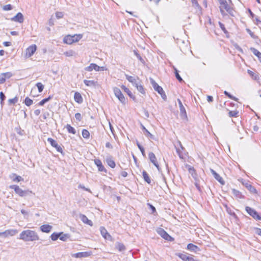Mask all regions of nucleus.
Wrapping results in <instances>:
<instances>
[{
  "mask_svg": "<svg viewBox=\"0 0 261 261\" xmlns=\"http://www.w3.org/2000/svg\"><path fill=\"white\" fill-rule=\"evenodd\" d=\"M36 49L37 47L35 44L30 46L26 49L25 56L28 58L31 57L36 51Z\"/></svg>",
  "mask_w": 261,
  "mask_h": 261,
  "instance_id": "obj_11",
  "label": "nucleus"
},
{
  "mask_svg": "<svg viewBox=\"0 0 261 261\" xmlns=\"http://www.w3.org/2000/svg\"><path fill=\"white\" fill-rule=\"evenodd\" d=\"M6 98V96L3 92H0V99L2 101H4Z\"/></svg>",
  "mask_w": 261,
  "mask_h": 261,
  "instance_id": "obj_63",
  "label": "nucleus"
},
{
  "mask_svg": "<svg viewBox=\"0 0 261 261\" xmlns=\"http://www.w3.org/2000/svg\"><path fill=\"white\" fill-rule=\"evenodd\" d=\"M187 261H199V260L196 259L193 255H190L189 258H188Z\"/></svg>",
  "mask_w": 261,
  "mask_h": 261,
  "instance_id": "obj_57",
  "label": "nucleus"
},
{
  "mask_svg": "<svg viewBox=\"0 0 261 261\" xmlns=\"http://www.w3.org/2000/svg\"><path fill=\"white\" fill-rule=\"evenodd\" d=\"M147 206L148 208L152 211V212H156V209H155V207L154 206H153L152 205H151L150 203H147Z\"/></svg>",
  "mask_w": 261,
  "mask_h": 261,
  "instance_id": "obj_54",
  "label": "nucleus"
},
{
  "mask_svg": "<svg viewBox=\"0 0 261 261\" xmlns=\"http://www.w3.org/2000/svg\"><path fill=\"white\" fill-rule=\"evenodd\" d=\"M243 185H245V187L251 193H256V190L254 187L252 186L248 182L243 183Z\"/></svg>",
  "mask_w": 261,
  "mask_h": 261,
  "instance_id": "obj_23",
  "label": "nucleus"
},
{
  "mask_svg": "<svg viewBox=\"0 0 261 261\" xmlns=\"http://www.w3.org/2000/svg\"><path fill=\"white\" fill-rule=\"evenodd\" d=\"M224 93L226 96H228L229 98L233 99L235 101H238V99L237 98L231 95L229 92H227L226 91H225Z\"/></svg>",
  "mask_w": 261,
  "mask_h": 261,
  "instance_id": "obj_48",
  "label": "nucleus"
},
{
  "mask_svg": "<svg viewBox=\"0 0 261 261\" xmlns=\"http://www.w3.org/2000/svg\"><path fill=\"white\" fill-rule=\"evenodd\" d=\"M17 233L16 229H8L4 232H0V236L7 238L10 236H13Z\"/></svg>",
  "mask_w": 261,
  "mask_h": 261,
  "instance_id": "obj_9",
  "label": "nucleus"
},
{
  "mask_svg": "<svg viewBox=\"0 0 261 261\" xmlns=\"http://www.w3.org/2000/svg\"><path fill=\"white\" fill-rule=\"evenodd\" d=\"M106 161L108 165L112 168H114L115 166V162L111 158H108L106 159Z\"/></svg>",
  "mask_w": 261,
  "mask_h": 261,
  "instance_id": "obj_25",
  "label": "nucleus"
},
{
  "mask_svg": "<svg viewBox=\"0 0 261 261\" xmlns=\"http://www.w3.org/2000/svg\"><path fill=\"white\" fill-rule=\"evenodd\" d=\"M94 163L98 167V169L99 171L104 172L107 173V170L105 169V167L103 166L102 162L99 159H96L94 160Z\"/></svg>",
  "mask_w": 261,
  "mask_h": 261,
  "instance_id": "obj_13",
  "label": "nucleus"
},
{
  "mask_svg": "<svg viewBox=\"0 0 261 261\" xmlns=\"http://www.w3.org/2000/svg\"><path fill=\"white\" fill-rule=\"evenodd\" d=\"M254 219L261 220V213H249Z\"/></svg>",
  "mask_w": 261,
  "mask_h": 261,
  "instance_id": "obj_33",
  "label": "nucleus"
},
{
  "mask_svg": "<svg viewBox=\"0 0 261 261\" xmlns=\"http://www.w3.org/2000/svg\"><path fill=\"white\" fill-rule=\"evenodd\" d=\"M80 218L81 220L83 221V223L85 224L88 225L90 226H92L93 225V223L91 220H89L88 218L85 216L84 215H81L80 216Z\"/></svg>",
  "mask_w": 261,
  "mask_h": 261,
  "instance_id": "obj_20",
  "label": "nucleus"
},
{
  "mask_svg": "<svg viewBox=\"0 0 261 261\" xmlns=\"http://www.w3.org/2000/svg\"><path fill=\"white\" fill-rule=\"evenodd\" d=\"M134 53L135 55L136 56V57L138 58V59L143 64L145 65V62L144 60L141 57L140 54H139L137 50H134Z\"/></svg>",
  "mask_w": 261,
  "mask_h": 261,
  "instance_id": "obj_31",
  "label": "nucleus"
},
{
  "mask_svg": "<svg viewBox=\"0 0 261 261\" xmlns=\"http://www.w3.org/2000/svg\"><path fill=\"white\" fill-rule=\"evenodd\" d=\"M177 256L184 261H187L188 258L189 257V255L181 253H178Z\"/></svg>",
  "mask_w": 261,
  "mask_h": 261,
  "instance_id": "obj_35",
  "label": "nucleus"
},
{
  "mask_svg": "<svg viewBox=\"0 0 261 261\" xmlns=\"http://www.w3.org/2000/svg\"><path fill=\"white\" fill-rule=\"evenodd\" d=\"M247 72L253 80L257 81L259 79V76L257 74L252 71L251 70H248Z\"/></svg>",
  "mask_w": 261,
  "mask_h": 261,
  "instance_id": "obj_26",
  "label": "nucleus"
},
{
  "mask_svg": "<svg viewBox=\"0 0 261 261\" xmlns=\"http://www.w3.org/2000/svg\"><path fill=\"white\" fill-rule=\"evenodd\" d=\"M137 89L138 91L140 92L141 94L145 95V90L143 87V86L140 84L139 86H137Z\"/></svg>",
  "mask_w": 261,
  "mask_h": 261,
  "instance_id": "obj_44",
  "label": "nucleus"
},
{
  "mask_svg": "<svg viewBox=\"0 0 261 261\" xmlns=\"http://www.w3.org/2000/svg\"><path fill=\"white\" fill-rule=\"evenodd\" d=\"M11 20L15 22L22 23L24 20V18L22 14L20 12H19L14 17L12 18Z\"/></svg>",
  "mask_w": 261,
  "mask_h": 261,
  "instance_id": "obj_18",
  "label": "nucleus"
},
{
  "mask_svg": "<svg viewBox=\"0 0 261 261\" xmlns=\"http://www.w3.org/2000/svg\"><path fill=\"white\" fill-rule=\"evenodd\" d=\"M74 98L75 101L79 103H81L83 100L81 94L77 92L74 93Z\"/></svg>",
  "mask_w": 261,
  "mask_h": 261,
  "instance_id": "obj_22",
  "label": "nucleus"
},
{
  "mask_svg": "<svg viewBox=\"0 0 261 261\" xmlns=\"http://www.w3.org/2000/svg\"><path fill=\"white\" fill-rule=\"evenodd\" d=\"M255 233L259 236H261V229L257 227L254 228Z\"/></svg>",
  "mask_w": 261,
  "mask_h": 261,
  "instance_id": "obj_60",
  "label": "nucleus"
},
{
  "mask_svg": "<svg viewBox=\"0 0 261 261\" xmlns=\"http://www.w3.org/2000/svg\"><path fill=\"white\" fill-rule=\"evenodd\" d=\"M245 210L247 212H256L255 210H253L249 206H246Z\"/></svg>",
  "mask_w": 261,
  "mask_h": 261,
  "instance_id": "obj_64",
  "label": "nucleus"
},
{
  "mask_svg": "<svg viewBox=\"0 0 261 261\" xmlns=\"http://www.w3.org/2000/svg\"><path fill=\"white\" fill-rule=\"evenodd\" d=\"M100 68H103V67H99L97 65L94 63H91L89 66L86 67L85 69L88 71H91L93 70H95V71H99Z\"/></svg>",
  "mask_w": 261,
  "mask_h": 261,
  "instance_id": "obj_14",
  "label": "nucleus"
},
{
  "mask_svg": "<svg viewBox=\"0 0 261 261\" xmlns=\"http://www.w3.org/2000/svg\"><path fill=\"white\" fill-rule=\"evenodd\" d=\"M191 2L193 6L197 8L198 9H201L200 6L199 5L197 0H191Z\"/></svg>",
  "mask_w": 261,
  "mask_h": 261,
  "instance_id": "obj_53",
  "label": "nucleus"
},
{
  "mask_svg": "<svg viewBox=\"0 0 261 261\" xmlns=\"http://www.w3.org/2000/svg\"><path fill=\"white\" fill-rule=\"evenodd\" d=\"M126 79L131 83H135L136 79L135 77L125 74Z\"/></svg>",
  "mask_w": 261,
  "mask_h": 261,
  "instance_id": "obj_46",
  "label": "nucleus"
},
{
  "mask_svg": "<svg viewBox=\"0 0 261 261\" xmlns=\"http://www.w3.org/2000/svg\"><path fill=\"white\" fill-rule=\"evenodd\" d=\"M174 146L176 148V152L178 154L179 157L180 159H184L185 158V155L183 152V150L185 148L182 145L181 142L178 141L176 143L174 144Z\"/></svg>",
  "mask_w": 261,
  "mask_h": 261,
  "instance_id": "obj_5",
  "label": "nucleus"
},
{
  "mask_svg": "<svg viewBox=\"0 0 261 261\" xmlns=\"http://www.w3.org/2000/svg\"><path fill=\"white\" fill-rule=\"evenodd\" d=\"M19 236L21 240L25 242L35 241L39 240L37 233L35 231L30 229L22 231Z\"/></svg>",
  "mask_w": 261,
  "mask_h": 261,
  "instance_id": "obj_1",
  "label": "nucleus"
},
{
  "mask_svg": "<svg viewBox=\"0 0 261 261\" xmlns=\"http://www.w3.org/2000/svg\"><path fill=\"white\" fill-rule=\"evenodd\" d=\"M75 118L79 121H80L82 120V116L79 113H77L75 114Z\"/></svg>",
  "mask_w": 261,
  "mask_h": 261,
  "instance_id": "obj_58",
  "label": "nucleus"
},
{
  "mask_svg": "<svg viewBox=\"0 0 261 261\" xmlns=\"http://www.w3.org/2000/svg\"><path fill=\"white\" fill-rule=\"evenodd\" d=\"M79 188L82 189L85 191H88L89 192H91L89 189L86 188L84 186L80 184L79 185Z\"/></svg>",
  "mask_w": 261,
  "mask_h": 261,
  "instance_id": "obj_62",
  "label": "nucleus"
},
{
  "mask_svg": "<svg viewBox=\"0 0 261 261\" xmlns=\"http://www.w3.org/2000/svg\"><path fill=\"white\" fill-rule=\"evenodd\" d=\"M113 91L115 96L118 98L119 100L121 103L125 104L126 103V99L122 93L121 90L117 87H114L113 88Z\"/></svg>",
  "mask_w": 261,
  "mask_h": 261,
  "instance_id": "obj_4",
  "label": "nucleus"
},
{
  "mask_svg": "<svg viewBox=\"0 0 261 261\" xmlns=\"http://www.w3.org/2000/svg\"><path fill=\"white\" fill-rule=\"evenodd\" d=\"M52 226L49 224H43L40 227L41 231L45 233H49L52 230Z\"/></svg>",
  "mask_w": 261,
  "mask_h": 261,
  "instance_id": "obj_19",
  "label": "nucleus"
},
{
  "mask_svg": "<svg viewBox=\"0 0 261 261\" xmlns=\"http://www.w3.org/2000/svg\"><path fill=\"white\" fill-rule=\"evenodd\" d=\"M219 25L220 28L221 29V30L223 31V32L225 34L228 33V31L225 29V25L222 23H221V22H219Z\"/></svg>",
  "mask_w": 261,
  "mask_h": 261,
  "instance_id": "obj_51",
  "label": "nucleus"
},
{
  "mask_svg": "<svg viewBox=\"0 0 261 261\" xmlns=\"http://www.w3.org/2000/svg\"><path fill=\"white\" fill-rule=\"evenodd\" d=\"M84 83L87 86H95L96 82L94 81L85 80Z\"/></svg>",
  "mask_w": 261,
  "mask_h": 261,
  "instance_id": "obj_30",
  "label": "nucleus"
},
{
  "mask_svg": "<svg viewBox=\"0 0 261 261\" xmlns=\"http://www.w3.org/2000/svg\"><path fill=\"white\" fill-rule=\"evenodd\" d=\"M173 69H174V73L175 74V76H176V78L177 79V80L180 82H182V79L181 77V76H180V75L179 74L178 71L177 70V69L174 66H173Z\"/></svg>",
  "mask_w": 261,
  "mask_h": 261,
  "instance_id": "obj_36",
  "label": "nucleus"
},
{
  "mask_svg": "<svg viewBox=\"0 0 261 261\" xmlns=\"http://www.w3.org/2000/svg\"><path fill=\"white\" fill-rule=\"evenodd\" d=\"M12 9V6L10 4L5 5L3 7V10L5 11H9Z\"/></svg>",
  "mask_w": 261,
  "mask_h": 261,
  "instance_id": "obj_55",
  "label": "nucleus"
},
{
  "mask_svg": "<svg viewBox=\"0 0 261 261\" xmlns=\"http://www.w3.org/2000/svg\"><path fill=\"white\" fill-rule=\"evenodd\" d=\"M17 101H18V98L16 96L13 98L9 99L8 100V102L10 105L15 104L17 102Z\"/></svg>",
  "mask_w": 261,
  "mask_h": 261,
  "instance_id": "obj_52",
  "label": "nucleus"
},
{
  "mask_svg": "<svg viewBox=\"0 0 261 261\" xmlns=\"http://www.w3.org/2000/svg\"><path fill=\"white\" fill-rule=\"evenodd\" d=\"M150 83L153 89L159 93L163 92V88L160 86L152 79H150Z\"/></svg>",
  "mask_w": 261,
  "mask_h": 261,
  "instance_id": "obj_17",
  "label": "nucleus"
},
{
  "mask_svg": "<svg viewBox=\"0 0 261 261\" xmlns=\"http://www.w3.org/2000/svg\"><path fill=\"white\" fill-rule=\"evenodd\" d=\"M142 129L143 130V132H144V134L147 136V137H150V138H153V135L150 133L148 131L147 129H146V128L144 126H142Z\"/></svg>",
  "mask_w": 261,
  "mask_h": 261,
  "instance_id": "obj_42",
  "label": "nucleus"
},
{
  "mask_svg": "<svg viewBox=\"0 0 261 261\" xmlns=\"http://www.w3.org/2000/svg\"><path fill=\"white\" fill-rule=\"evenodd\" d=\"M56 16L57 17V18L59 19V18H61L63 17V14L62 12H57L56 13Z\"/></svg>",
  "mask_w": 261,
  "mask_h": 261,
  "instance_id": "obj_61",
  "label": "nucleus"
},
{
  "mask_svg": "<svg viewBox=\"0 0 261 261\" xmlns=\"http://www.w3.org/2000/svg\"><path fill=\"white\" fill-rule=\"evenodd\" d=\"M250 49L252 53L258 58L261 62V53H260L258 50L254 47H251Z\"/></svg>",
  "mask_w": 261,
  "mask_h": 261,
  "instance_id": "obj_24",
  "label": "nucleus"
},
{
  "mask_svg": "<svg viewBox=\"0 0 261 261\" xmlns=\"http://www.w3.org/2000/svg\"><path fill=\"white\" fill-rule=\"evenodd\" d=\"M83 37L82 34H75L73 36L67 35L64 39V42L68 44L77 42Z\"/></svg>",
  "mask_w": 261,
  "mask_h": 261,
  "instance_id": "obj_2",
  "label": "nucleus"
},
{
  "mask_svg": "<svg viewBox=\"0 0 261 261\" xmlns=\"http://www.w3.org/2000/svg\"><path fill=\"white\" fill-rule=\"evenodd\" d=\"M59 237V233L54 232L50 235V238L54 241L57 240Z\"/></svg>",
  "mask_w": 261,
  "mask_h": 261,
  "instance_id": "obj_41",
  "label": "nucleus"
},
{
  "mask_svg": "<svg viewBox=\"0 0 261 261\" xmlns=\"http://www.w3.org/2000/svg\"><path fill=\"white\" fill-rule=\"evenodd\" d=\"M59 239L61 241H66L68 238V236L66 234H64L63 232H59Z\"/></svg>",
  "mask_w": 261,
  "mask_h": 261,
  "instance_id": "obj_40",
  "label": "nucleus"
},
{
  "mask_svg": "<svg viewBox=\"0 0 261 261\" xmlns=\"http://www.w3.org/2000/svg\"><path fill=\"white\" fill-rule=\"evenodd\" d=\"M239 111H230L228 113V115L230 117H237L238 116Z\"/></svg>",
  "mask_w": 261,
  "mask_h": 261,
  "instance_id": "obj_38",
  "label": "nucleus"
},
{
  "mask_svg": "<svg viewBox=\"0 0 261 261\" xmlns=\"http://www.w3.org/2000/svg\"><path fill=\"white\" fill-rule=\"evenodd\" d=\"M51 98H52V96H49L47 98H45L42 99V100H41L38 103V105L41 106H43L45 103L48 101Z\"/></svg>",
  "mask_w": 261,
  "mask_h": 261,
  "instance_id": "obj_39",
  "label": "nucleus"
},
{
  "mask_svg": "<svg viewBox=\"0 0 261 261\" xmlns=\"http://www.w3.org/2000/svg\"><path fill=\"white\" fill-rule=\"evenodd\" d=\"M100 230L101 235L105 239H107L111 238V235L108 232L107 230L105 227H100Z\"/></svg>",
  "mask_w": 261,
  "mask_h": 261,
  "instance_id": "obj_21",
  "label": "nucleus"
},
{
  "mask_svg": "<svg viewBox=\"0 0 261 261\" xmlns=\"http://www.w3.org/2000/svg\"><path fill=\"white\" fill-rule=\"evenodd\" d=\"M24 102L27 106H30L33 104V101L29 97H27L24 99Z\"/></svg>",
  "mask_w": 261,
  "mask_h": 261,
  "instance_id": "obj_43",
  "label": "nucleus"
},
{
  "mask_svg": "<svg viewBox=\"0 0 261 261\" xmlns=\"http://www.w3.org/2000/svg\"><path fill=\"white\" fill-rule=\"evenodd\" d=\"M65 127L66 128V129L69 133H71V134H72L74 135L76 134L75 129L72 126H71L70 124H67L66 125Z\"/></svg>",
  "mask_w": 261,
  "mask_h": 261,
  "instance_id": "obj_29",
  "label": "nucleus"
},
{
  "mask_svg": "<svg viewBox=\"0 0 261 261\" xmlns=\"http://www.w3.org/2000/svg\"><path fill=\"white\" fill-rule=\"evenodd\" d=\"M82 136L83 137V138H84L85 139H88L90 137V133L87 129H84L82 130Z\"/></svg>",
  "mask_w": 261,
  "mask_h": 261,
  "instance_id": "obj_37",
  "label": "nucleus"
},
{
  "mask_svg": "<svg viewBox=\"0 0 261 261\" xmlns=\"http://www.w3.org/2000/svg\"><path fill=\"white\" fill-rule=\"evenodd\" d=\"M92 252L91 251L89 252H78L75 253L72 255V256L75 258H82V257H87L91 255Z\"/></svg>",
  "mask_w": 261,
  "mask_h": 261,
  "instance_id": "obj_15",
  "label": "nucleus"
},
{
  "mask_svg": "<svg viewBox=\"0 0 261 261\" xmlns=\"http://www.w3.org/2000/svg\"><path fill=\"white\" fill-rule=\"evenodd\" d=\"M2 74L4 75V77H5V80L6 79L10 78L13 75V74L10 72L3 73H2Z\"/></svg>",
  "mask_w": 261,
  "mask_h": 261,
  "instance_id": "obj_49",
  "label": "nucleus"
},
{
  "mask_svg": "<svg viewBox=\"0 0 261 261\" xmlns=\"http://www.w3.org/2000/svg\"><path fill=\"white\" fill-rule=\"evenodd\" d=\"M219 9L222 15H224L225 14L224 10H226L227 12L229 13L231 16H234V15L233 9L228 5L227 3L224 6H219Z\"/></svg>",
  "mask_w": 261,
  "mask_h": 261,
  "instance_id": "obj_3",
  "label": "nucleus"
},
{
  "mask_svg": "<svg viewBox=\"0 0 261 261\" xmlns=\"http://www.w3.org/2000/svg\"><path fill=\"white\" fill-rule=\"evenodd\" d=\"M37 87L38 88L39 92L41 93L42 92L43 89H44V85L41 83H37L36 85Z\"/></svg>",
  "mask_w": 261,
  "mask_h": 261,
  "instance_id": "obj_45",
  "label": "nucleus"
},
{
  "mask_svg": "<svg viewBox=\"0 0 261 261\" xmlns=\"http://www.w3.org/2000/svg\"><path fill=\"white\" fill-rule=\"evenodd\" d=\"M158 233L163 239L169 241H173L174 238L171 237L168 233L163 228H159L157 230Z\"/></svg>",
  "mask_w": 261,
  "mask_h": 261,
  "instance_id": "obj_6",
  "label": "nucleus"
},
{
  "mask_svg": "<svg viewBox=\"0 0 261 261\" xmlns=\"http://www.w3.org/2000/svg\"><path fill=\"white\" fill-rule=\"evenodd\" d=\"M116 248L119 251H122L125 249V246L123 244L119 243L116 245Z\"/></svg>",
  "mask_w": 261,
  "mask_h": 261,
  "instance_id": "obj_47",
  "label": "nucleus"
},
{
  "mask_svg": "<svg viewBox=\"0 0 261 261\" xmlns=\"http://www.w3.org/2000/svg\"><path fill=\"white\" fill-rule=\"evenodd\" d=\"M74 52L72 50H69L64 53V55H65L67 57H71L73 55Z\"/></svg>",
  "mask_w": 261,
  "mask_h": 261,
  "instance_id": "obj_59",
  "label": "nucleus"
},
{
  "mask_svg": "<svg viewBox=\"0 0 261 261\" xmlns=\"http://www.w3.org/2000/svg\"><path fill=\"white\" fill-rule=\"evenodd\" d=\"M47 141L49 142L50 145L53 147H55L58 152H61V153H63L62 148L61 146L58 145L56 141L51 138H48L47 139Z\"/></svg>",
  "mask_w": 261,
  "mask_h": 261,
  "instance_id": "obj_7",
  "label": "nucleus"
},
{
  "mask_svg": "<svg viewBox=\"0 0 261 261\" xmlns=\"http://www.w3.org/2000/svg\"><path fill=\"white\" fill-rule=\"evenodd\" d=\"M148 157L150 162L156 167L158 171H160L161 168L157 162V160L155 154L153 152H150L149 153Z\"/></svg>",
  "mask_w": 261,
  "mask_h": 261,
  "instance_id": "obj_8",
  "label": "nucleus"
},
{
  "mask_svg": "<svg viewBox=\"0 0 261 261\" xmlns=\"http://www.w3.org/2000/svg\"><path fill=\"white\" fill-rule=\"evenodd\" d=\"M211 172L215 178L218 180L221 184L224 185L225 184V181L223 179V178L220 176L219 174H218L214 170L211 169Z\"/></svg>",
  "mask_w": 261,
  "mask_h": 261,
  "instance_id": "obj_16",
  "label": "nucleus"
},
{
  "mask_svg": "<svg viewBox=\"0 0 261 261\" xmlns=\"http://www.w3.org/2000/svg\"><path fill=\"white\" fill-rule=\"evenodd\" d=\"M125 92H126L127 95L129 96L130 98L133 99L134 101H136V97L132 93V92L129 90L128 88H125Z\"/></svg>",
  "mask_w": 261,
  "mask_h": 261,
  "instance_id": "obj_32",
  "label": "nucleus"
},
{
  "mask_svg": "<svg viewBox=\"0 0 261 261\" xmlns=\"http://www.w3.org/2000/svg\"><path fill=\"white\" fill-rule=\"evenodd\" d=\"M246 31L252 38L256 39L257 38V36H256L250 29H246Z\"/></svg>",
  "mask_w": 261,
  "mask_h": 261,
  "instance_id": "obj_50",
  "label": "nucleus"
},
{
  "mask_svg": "<svg viewBox=\"0 0 261 261\" xmlns=\"http://www.w3.org/2000/svg\"><path fill=\"white\" fill-rule=\"evenodd\" d=\"M232 194L233 195V196H236L237 198H242V194L241 193L236 189H232Z\"/></svg>",
  "mask_w": 261,
  "mask_h": 261,
  "instance_id": "obj_34",
  "label": "nucleus"
},
{
  "mask_svg": "<svg viewBox=\"0 0 261 261\" xmlns=\"http://www.w3.org/2000/svg\"><path fill=\"white\" fill-rule=\"evenodd\" d=\"M13 175L16 176L15 178L13 179L14 181H17L19 182L23 180V179L20 176L16 175V174H13Z\"/></svg>",
  "mask_w": 261,
  "mask_h": 261,
  "instance_id": "obj_56",
  "label": "nucleus"
},
{
  "mask_svg": "<svg viewBox=\"0 0 261 261\" xmlns=\"http://www.w3.org/2000/svg\"><path fill=\"white\" fill-rule=\"evenodd\" d=\"M142 175H143V178H144V180L146 182H147L148 184H150L151 183L150 178L148 174H147V173L145 171H143Z\"/></svg>",
  "mask_w": 261,
  "mask_h": 261,
  "instance_id": "obj_27",
  "label": "nucleus"
},
{
  "mask_svg": "<svg viewBox=\"0 0 261 261\" xmlns=\"http://www.w3.org/2000/svg\"><path fill=\"white\" fill-rule=\"evenodd\" d=\"M177 101H178L179 109H180V117L182 119H187V115L186 111V109H185L184 106H183V105L181 102V101L179 99H177Z\"/></svg>",
  "mask_w": 261,
  "mask_h": 261,
  "instance_id": "obj_10",
  "label": "nucleus"
},
{
  "mask_svg": "<svg viewBox=\"0 0 261 261\" xmlns=\"http://www.w3.org/2000/svg\"><path fill=\"white\" fill-rule=\"evenodd\" d=\"M11 188L14 190L15 192L21 196H24L26 195L27 192L22 190L19 186L16 185H13Z\"/></svg>",
  "mask_w": 261,
  "mask_h": 261,
  "instance_id": "obj_12",
  "label": "nucleus"
},
{
  "mask_svg": "<svg viewBox=\"0 0 261 261\" xmlns=\"http://www.w3.org/2000/svg\"><path fill=\"white\" fill-rule=\"evenodd\" d=\"M187 249L188 250L195 251H196L197 250H199V248L197 246L192 243L188 244Z\"/></svg>",
  "mask_w": 261,
  "mask_h": 261,
  "instance_id": "obj_28",
  "label": "nucleus"
}]
</instances>
